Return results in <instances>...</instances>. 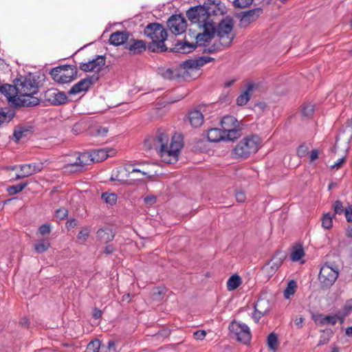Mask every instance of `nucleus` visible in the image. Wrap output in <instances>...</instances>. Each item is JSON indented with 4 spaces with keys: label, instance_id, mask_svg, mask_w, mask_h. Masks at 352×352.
Listing matches in <instances>:
<instances>
[{
    "label": "nucleus",
    "instance_id": "obj_22",
    "mask_svg": "<svg viewBox=\"0 0 352 352\" xmlns=\"http://www.w3.org/2000/svg\"><path fill=\"white\" fill-rule=\"evenodd\" d=\"M153 142L154 148L157 151H160V148H164V147L168 146L170 144L169 135L166 131L162 129L157 130Z\"/></svg>",
    "mask_w": 352,
    "mask_h": 352
},
{
    "label": "nucleus",
    "instance_id": "obj_32",
    "mask_svg": "<svg viewBox=\"0 0 352 352\" xmlns=\"http://www.w3.org/2000/svg\"><path fill=\"white\" fill-rule=\"evenodd\" d=\"M97 238L104 243L112 241L114 238V234L110 228H101L97 231Z\"/></svg>",
    "mask_w": 352,
    "mask_h": 352
},
{
    "label": "nucleus",
    "instance_id": "obj_14",
    "mask_svg": "<svg viewBox=\"0 0 352 352\" xmlns=\"http://www.w3.org/2000/svg\"><path fill=\"white\" fill-rule=\"evenodd\" d=\"M105 65V58L103 56H96L87 63H80L79 68L85 72H98Z\"/></svg>",
    "mask_w": 352,
    "mask_h": 352
},
{
    "label": "nucleus",
    "instance_id": "obj_10",
    "mask_svg": "<svg viewBox=\"0 0 352 352\" xmlns=\"http://www.w3.org/2000/svg\"><path fill=\"white\" fill-rule=\"evenodd\" d=\"M339 272L337 267H333L329 264H324L320 268L319 280L324 287H330L338 277Z\"/></svg>",
    "mask_w": 352,
    "mask_h": 352
},
{
    "label": "nucleus",
    "instance_id": "obj_57",
    "mask_svg": "<svg viewBox=\"0 0 352 352\" xmlns=\"http://www.w3.org/2000/svg\"><path fill=\"white\" fill-rule=\"evenodd\" d=\"M345 162V157L340 158L331 167V168H339L340 166Z\"/></svg>",
    "mask_w": 352,
    "mask_h": 352
},
{
    "label": "nucleus",
    "instance_id": "obj_51",
    "mask_svg": "<svg viewBox=\"0 0 352 352\" xmlns=\"http://www.w3.org/2000/svg\"><path fill=\"white\" fill-rule=\"evenodd\" d=\"M68 214L67 210L65 208H60L56 211V216L60 219H63L67 217Z\"/></svg>",
    "mask_w": 352,
    "mask_h": 352
},
{
    "label": "nucleus",
    "instance_id": "obj_18",
    "mask_svg": "<svg viewBox=\"0 0 352 352\" xmlns=\"http://www.w3.org/2000/svg\"><path fill=\"white\" fill-rule=\"evenodd\" d=\"M271 309L270 302L264 298H259L254 305V312L252 318L255 322H258L260 318L267 314Z\"/></svg>",
    "mask_w": 352,
    "mask_h": 352
},
{
    "label": "nucleus",
    "instance_id": "obj_60",
    "mask_svg": "<svg viewBox=\"0 0 352 352\" xmlns=\"http://www.w3.org/2000/svg\"><path fill=\"white\" fill-rule=\"evenodd\" d=\"M109 130H108V128L107 127H100L98 130H97V133L99 135H101V136H104L107 135V133H108Z\"/></svg>",
    "mask_w": 352,
    "mask_h": 352
},
{
    "label": "nucleus",
    "instance_id": "obj_56",
    "mask_svg": "<svg viewBox=\"0 0 352 352\" xmlns=\"http://www.w3.org/2000/svg\"><path fill=\"white\" fill-rule=\"evenodd\" d=\"M319 152L317 149L312 150L310 153V162H312L318 158Z\"/></svg>",
    "mask_w": 352,
    "mask_h": 352
},
{
    "label": "nucleus",
    "instance_id": "obj_30",
    "mask_svg": "<svg viewBox=\"0 0 352 352\" xmlns=\"http://www.w3.org/2000/svg\"><path fill=\"white\" fill-rule=\"evenodd\" d=\"M188 119L190 125L193 127H199L204 122V116L202 113L197 109L190 111L188 113Z\"/></svg>",
    "mask_w": 352,
    "mask_h": 352
},
{
    "label": "nucleus",
    "instance_id": "obj_61",
    "mask_svg": "<svg viewBox=\"0 0 352 352\" xmlns=\"http://www.w3.org/2000/svg\"><path fill=\"white\" fill-rule=\"evenodd\" d=\"M102 316V311L99 309H94L93 311V317L96 319H98Z\"/></svg>",
    "mask_w": 352,
    "mask_h": 352
},
{
    "label": "nucleus",
    "instance_id": "obj_46",
    "mask_svg": "<svg viewBox=\"0 0 352 352\" xmlns=\"http://www.w3.org/2000/svg\"><path fill=\"white\" fill-rule=\"evenodd\" d=\"M90 230L88 228H82L78 234L77 239L80 243H85L89 237Z\"/></svg>",
    "mask_w": 352,
    "mask_h": 352
},
{
    "label": "nucleus",
    "instance_id": "obj_49",
    "mask_svg": "<svg viewBox=\"0 0 352 352\" xmlns=\"http://www.w3.org/2000/svg\"><path fill=\"white\" fill-rule=\"evenodd\" d=\"M38 232L43 236L50 234L51 232L50 225L49 223H45L41 226L38 228Z\"/></svg>",
    "mask_w": 352,
    "mask_h": 352
},
{
    "label": "nucleus",
    "instance_id": "obj_13",
    "mask_svg": "<svg viewBox=\"0 0 352 352\" xmlns=\"http://www.w3.org/2000/svg\"><path fill=\"white\" fill-rule=\"evenodd\" d=\"M167 24L170 30L175 34H182L187 28L186 21L180 14L171 16L168 20Z\"/></svg>",
    "mask_w": 352,
    "mask_h": 352
},
{
    "label": "nucleus",
    "instance_id": "obj_28",
    "mask_svg": "<svg viewBox=\"0 0 352 352\" xmlns=\"http://www.w3.org/2000/svg\"><path fill=\"white\" fill-rule=\"evenodd\" d=\"M21 172H23L26 177L39 173L42 170L43 166L42 163H31L19 166Z\"/></svg>",
    "mask_w": 352,
    "mask_h": 352
},
{
    "label": "nucleus",
    "instance_id": "obj_25",
    "mask_svg": "<svg viewBox=\"0 0 352 352\" xmlns=\"http://www.w3.org/2000/svg\"><path fill=\"white\" fill-rule=\"evenodd\" d=\"M16 88V82L14 85H0V93L3 94L8 100L14 104V100H16V96H18Z\"/></svg>",
    "mask_w": 352,
    "mask_h": 352
},
{
    "label": "nucleus",
    "instance_id": "obj_17",
    "mask_svg": "<svg viewBox=\"0 0 352 352\" xmlns=\"http://www.w3.org/2000/svg\"><path fill=\"white\" fill-rule=\"evenodd\" d=\"M280 254L278 253L274 255L272 259L263 266L262 269L263 273L268 278L272 276L282 265L283 256H280Z\"/></svg>",
    "mask_w": 352,
    "mask_h": 352
},
{
    "label": "nucleus",
    "instance_id": "obj_11",
    "mask_svg": "<svg viewBox=\"0 0 352 352\" xmlns=\"http://www.w3.org/2000/svg\"><path fill=\"white\" fill-rule=\"evenodd\" d=\"M204 32L199 33L196 36V43L197 45L204 47L203 51L208 52L206 50L210 48L212 44H210L212 39L215 38V31L214 24L208 25V27H202Z\"/></svg>",
    "mask_w": 352,
    "mask_h": 352
},
{
    "label": "nucleus",
    "instance_id": "obj_42",
    "mask_svg": "<svg viewBox=\"0 0 352 352\" xmlns=\"http://www.w3.org/2000/svg\"><path fill=\"white\" fill-rule=\"evenodd\" d=\"M267 344L268 348L275 352L278 346V338L274 333H271L267 339Z\"/></svg>",
    "mask_w": 352,
    "mask_h": 352
},
{
    "label": "nucleus",
    "instance_id": "obj_40",
    "mask_svg": "<svg viewBox=\"0 0 352 352\" xmlns=\"http://www.w3.org/2000/svg\"><path fill=\"white\" fill-rule=\"evenodd\" d=\"M101 198L107 204L113 206L116 203L118 197L116 193L105 192L102 194Z\"/></svg>",
    "mask_w": 352,
    "mask_h": 352
},
{
    "label": "nucleus",
    "instance_id": "obj_8",
    "mask_svg": "<svg viewBox=\"0 0 352 352\" xmlns=\"http://www.w3.org/2000/svg\"><path fill=\"white\" fill-rule=\"evenodd\" d=\"M222 130L226 135V139L234 141L241 136L239 122L233 116H226L221 120Z\"/></svg>",
    "mask_w": 352,
    "mask_h": 352
},
{
    "label": "nucleus",
    "instance_id": "obj_45",
    "mask_svg": "<svg viewBox=\"0 0 352 352\" xmlns=\"http://www.w3.org/2000/svg\"><path fill=\"white\" fill-rule=\"evenodd\" d=\"M320 320V324H332L334 325L336 324L338 321V318L336 316H322Z\"/></svg>",
    "mask_w": 352,
    "mask_h": 352
},
{
    "label": "nucleus",
    "instance_id": "obj_5",
    "mask_svg": "<svg viewBox=\"0 0 352 352\" xmlns=\"http://www.w3.org/2000/svg\"><path fill=\"white\" fill-rule=\"evenodd\" d=\"M183 147V138L179 134H175L170 144L157 151L162 160L170 164H175L179 159L180 151Z\"/></svg>",
    "mask_w": 352,
    "mask_h": 352
},
{
    "label": "nucleus",
    "instance_id": "obj_48",
    "mask_svg": "<svg viewBox=\"0 0 352 352\" xmlns=\"http://www.w3.org/2000/svg\"><path fill=\"white\" fill-rule=\"evenodd\" d=\"M253 0H234V6L237 8H244L252 3Z\"/></svg>",
    "mask_w": 352,
    "mask_h": 352
},
{
    "label": "nucleus",
    "instance_id": "obj_47",
    "mask_svg": "<svg viewBox=\"0 0 352 352\" xmlns=\"http://www.w3.org/2000/svg\"><path fill=\"white\" fill-rule=\"evenodd\" d=\"M314 112V105L312 104H305L302 110V113L305 117L311 116Z\"/></svg>",
    "mask_w": 352,
    "mask_h": 352
},
{
    "label": "nucleus",
    "instance_id": "obj_1",
    "mask_svg": "<svg viewBox=\"0 0 352 352\" xmlns=\"http://www.w3.org/2000/svg\"><path fill=\"white\" fill-rule=\"evenodd\" d=\"M233 28L234 21L232 19L226 17L222 19L217 27H214L216 40L211 47L206 50L208 52L213 53L230 47L235 37Z\"/></svg>",
    "mask_w": 352,
    "mask_h": 352
},
{
    "label": "nucleus",
    "instance_id": "obj_4",
    "mask_svg": "<svg viewBox=\"0 0 352 352\" xmlns=\"http://www.w3.org/2000/svg\"><path fill=\"white\" fill-rule=\"evenodd\" d=\"M261 142V138L256 135L244 137L234 148L233 155L236 158L246 159L259 150Z\"/></svg>",
    "mask_w": 352,
    "mask_h": 352
},
{
    "label": "nucleus",
    "instance_id": "obj_37",
    "mask_svg": "<svg viewBox=\"0 0 352 352\" xmlns=\"http://www.w3.org/2000/svg\"><path fill=\"white\" fill-rule=\"evenodd\" d=\"M334 218V214H331L330 212L323 214L321 217L322 227L325 230H330L333 227Z\"/></svg>",
    "mask_w": 352,
    "mask_h": 352
},
{
    "label": "nucleus",
    "instance_id": "obj_9",
    "mask_svg": "<svg viewBox=\"0 0 352 352\" xmlns=\"http://www.w3.org/2000/svg\"><path fill=\"white\" fill-rule=\"evenodd\" d=\"M229 330L230 336L239 342L248 344L251 340L250 329L245 323L233 321L229 325Z\"/></svg>",
    "mask_w": 352,
    "mask_h": 352
},
{
    "label": "nucleus",
    "instance_id": "obj_58",
    "mask_svg": "<svg viewBox=\"0 0 352 352\" xmlns=\"http://www.w3.org/2000/svg\"><path fill=\"white\" fill-rule=\"evenodd\" d=\"M304 322V318L302 317H299L296 318L295 320V324L298 328L300 329L303 326Z\"/></svg>",
    "mask_w": 352,
    "mask_h": 352
},
{
    "label": "nucleus",
    "instance_id": "obj_12",
    "mask_svg": "<svg viewBox=\"0 0 352 352\" xmlns=\"http://www.w3.org/2000/svg\"><path fill=\"white\" fill-rule=\"evenodd\" d=\"M16 87L18 95L30 92L38 94V83L30 76L19 79L16 81Z\"/></svg>",
    "mask_w": 352,
    "mask_h": 352
},
{
    "label": "nucleus",
    "instance_id": "obj_3",
    "mask_svg": "<svg viewBox=\"0 0 352 352\" xmlns=\"http://www.w3.org/2000/svg\"><path fill=\"white\" fill-rule=\"evenodd\" d=\"M144 34L153 41V43L148 46L150 50L153 52L167 50L164 41L167 38L168 34L162 25L157 23H150L145 28Z\"/></svg>",
    "mask_w": 352,
    "mask_h": 352
},
{
    "label": "nucleus",
    "instance_id": "obj_29",
    "mask_svg": "<svg viewBox=\"0 0 352 352\" xmlns=\"http://www.w3.org/2000/svg\"><path fill=\"white\" fill-rule=\"evenodd\" d=\"M129 38V34L126 32H116L109 37V43L116 46L124 44Z\"/></svg>",
    "mask_w": 352,
    "mask_h": 352
},
{
    "label": "nucleus",
    "instance_id": "obj_26",
    "mask_svg": "<svg viewBox=\"0 0 352 352\" xmlns=\"http://www.w3.org/2000/svg\"><path fill=\"white\" fill-rule=\"evenodd\" d=\"M125 48L129 51L131 54H138L144 52L146 46L142 40L133 39L126 45Z\"/></svg>",
    "mask_w": 352,
    "mask_h": 352
},
{
    "label": "nucleus",
    "instance_id": "obj_23",
    "mask_svg": "<svg viewBox=\"0 0 352 352\" xmlns=\"http://www.w3.org/2000/svg\"><path fill=\"white\" fill-rule=\"evenodd\" d=\"M94 81L91 77L84 78L78 82L74 85L68 94L69 95L78 94L82 92H86L90 87L93 85Z\"/></svg>",
    "mask_w": 352,
    "mask_h": 352
},
{
    "label": "nucleus",
    "instance_id": "obj_27",
    "mask_svg": "<svg viewBox=\"0 0 352 352\" xmlns=\"http://www.w3.org/2000/svg\"><path fill=\"white\" fill-rule=\"evenodd\" d=\"M255 88V85L252 82H249L245 85V90L237 97L236 98V104L238 105L242 106L247 104L249 101L251 95L254 89Z\"/></svg>",
    "mask_w": 352,
    "mask_h": 352
},
{
    "label": "nucleus",
    "instance_id": "obj_16",
    "mask_svg": "<svg viewBox=\"0 0 352 352\" xmlns=\"http://www.w3.org/2000/svg\"><path fill=\"white\" fill-rule=\"evenodd\" d=\"M85 352H118L116 348V343L111 340L107 345H101L99 340H96L89 342Z\"/></svg>",
    "mask_w": 352,
    "mask_h": 352
},
{
    "label": "nucleus",
    "instance_id": "obj_35",
    "mask_svg": "<svg viewBox=\"0 0 352 352\" xmlns=\"http://www.w3.org/2000/svg\"><path fill=\"white\" fill-rule=\"evenodd\" d=\"M175 46L177 50L183 54H188L197 47V45L188 42H179Z\"/></svg>",
    "mask_w": 352,
    "mask_h": 352
},
{
    "label": "nucleus",
    "instance_id": "obj_55",
    "mask_svg": "<svg viewBox=\"0 0 352 352\" xmlns=\"http://www.w3.org/2000/svg\"><path fill=\"white\" fill-rule=\"evenodd\" d=\"M144 200L146 204L153 205L156 202V197L153 195L146 196Z\"/></svg>",
    "mask_w": 352,
    "mask_h": 352
},
{
    "label": "nucleus",
    "instance_id": "obj_33",
    "mask_svg": "<svg viewBox=\"0 0 352 352\" xmlns=\"http://www.w3.org/2000/svg\"><path fill=\"white\" fill-rule=\"evenodd\" d=\"M242 284V279L238 274L232 275L228 280L226 286L227 289L230 292L237 289Z\"/></svg>",
    "mask_w": 352,
    "mask_h": 352
},
{
    "label": "nucleus",
    "instance_id": "obj_43",
    "mask_svg": "<svg viewBox=\"0 0 352 352\" xmlns=\"http://www.w3.org/2000/svg\"><path fill=\"white\" fill-rule=\"evenodd\" d=\"M28 186L27 182L12 186L8 188V192L10 195H13L21 192Z\"/></svg>",
    "mask_w": 352,
    "mask_h": 352
},
{
    "label": "nucleus",
    "instance_id": "obj_64",
    "mask_svg": "<svg viewBox=\"0 0 352 352\" xmlns=\"http://www.w3.org/2000/svg\"><path fill=\"white\" fill-rule=\"evenodd\" d=\"M346 235L347 237L352 239V226H349L346 230Z\"/></svg>",
    "mask_w": 352,
    "mask_h": 352
},
{
    "label": "nucleus",
    "instance_id": "obj_41",
    "mask_svg": "<svg viewBox=\"0 0 352 352\" xmlns=\"http://www.w3.org/2000/svg\"><path fill=\"white\" fill-rule=\"evenodd\" d=\"M305 256L303 248L301 246L294 247L290 257L292 261H298Z\"/></svg>",
    "mask_w": 352,
    "mask_h": 352
},
{
    "label": "nucleus",
    "instance_id": "obj_34",
    "mask_svg": "<svg viewBox=\"0 0 352 352\" xmlns=\"http://www.w3.org/2000/svg\"><path fill=\"white\" fill-rule=\"evenodd\" d=\"M30 133L29 127L17 126L13 133V138L15 142H18L23 138H26Z\"/></svg>",
    "mask_w": 352,
    "mask_h": 352
},
{
    "label": "nucleus",
    "instance_id": "obj_7",
    "mask_svg": "<svg viewBox=\"0 0 352 352\" xmlns=\"http://www.w3.org/2000/svg\"><path fill=\"white\" fill-rule=\"evenodd\" d=\"M52 78L58 83H68L74 80L77 74V69L73 65H63L52 69Z\"/></svg>",
    "mask_w": 352,
    "mask_h": 352
},
{
    "label": "nucleus",
    "instance_id": "obj_6",
    "mask_svg": "<svg viewBox=\"0 0 352 352\" xmlns=\"http://www.w3.org/2000/svg\"><path fill=\"white\" fill-rule=\"evenodd\" d=\"M186 15L192 23H197L201 28L213 24L211 16L204 3L202 6L190 8L187 11Z\"/></svg>",
    "mask_w": 352,
    "mask_h": 352
},
{
    "label": "nucleus",
    "instance_id": "obj_44",
    "mask_svg": "<svg viewBox=\"0 0 352 352\" xmlns=\"http://www.w3.org/2000/svg\"><path fill=\"white\" fill-rule=\"evenodd\" d=\"M332 208L334 212V213L333 214H334V217L336 216V214H344L346 210V208L344 207L342 202L340 200H336L333 203Z\"/></svg>",
    "mask_w": 352,
    "mask_h": 352
},
{
    "label": "nucleus",
    "instance_id": "obj_15",
    "mask_svg": "<svg viewBox=\"0 0 352 352\" xmlns=\"http://www.w3.org/2000/svg\"><path fill=\"white\" fill-rule=\"evenodd\" d=\"M37 94H22L16 96L14 104L18 107H35L40 103V99L36 96Z\"/></svg>",
    "mask_w": 352,
    "mask_h": 352
},
{
    "label": "nucleus",
    "instance_id": "obj_20",
    "mask_svg": "<svg viewBox=\"0 0 352 352\" xmlns=\"http://www.w3.org/2000/svg\"><path fill=\"white\" fill-rule=\"evenodd\" d=\"M204 4L210 15H223L226 13V7L220 0H207Z\"/></svg>",
    "mask_w": 352,
    "mask_h": 352
},
{
    "label": "nucleus",
    "instance_id": "obj_59",
    "mask_svg": "<svg viewBox=\"0 0 352 352\" xmlns=\"http://www.w3.org/2000/svg\"><path fill=\"white\" fill-rule=\"evenodd\" d=\"M214 60L213 58L209 57V56H204L201 57V59L199 60L200 62V65H204L207 63H210Z\"/></svg>",
    "mask_w": 352,
    "mask_h": 352
},
{
    "label": "nucleus",
    "instance_id": "obj_24",
    "mask_svg": "<svg viewBox=\"0 0 352 352\" xmlns=\"http://www.w3.org/2000/svg\"><path fill=\"white\" fill-rule=\"evenodd\" d=\"M48 101L54 105H61L67 101V97L64 92L58 90H49L47 92Z\"/></svg>",
    "mask_w": 352,
    "mask_h": 352
},
{
    "label": "nucleus",
    "instance_id": "obj_21",
    "mask_svg": "<svg viewBox=\"0 0 352 352\" xmlns=\"http://www.w3.org/2000/svg\"><path fill=\"white\" fill-rule=\"evenodd\" d=\"M263 13L261 8L250 10L241 16L239 25L242 28L248 27L250 23L255 21Z\"/></svg>",
    "mask_w": 352,
    "mask_h": 352
},
{
    "label": "nucleus",
    "instance_id": "obj_52",
    "mask_svg": "<svg viewBox=\"0 0 352 352\" xmlns=\"http://www.w3.org/2000/svg\"><path fill=\"white\" fill-rule=\"evenodd\" d=\"M344 214L346 220L348 222H352V205H349L346 208V210Z\"/></svg>",
    "mask_w": 352,
    "mask_h": 352
},
{
    "label": "nucleus",
    "instance_id": "obj_53",
    "mask_svg": "<svg viewBox=\"0 0 352 352\" xmlns=\"http://www.w3.org/2000/svg\"><path fill=\"white\" fill-rule=\"evenodd\" d=\"M78 225V221L76 219H71L66 222L65 226L67 230L72 229Z\"/></svg>",
    "mask_w": 352,
    "mask_h": 352
},
{
    "label": "nucleus",
    "instance_id": "obj_19",
    "mask_svg": "<svg viewBox=\"0 0 352 352\" xmlns=\"http://www.w3.org/2000/svg\"><path fill=\"white\" fill-rule=\"evenodd\" d=\"M116 174L113 173L111 177V180L112 181H118V182H124L125 179L124 177L122 175H120L122 173H124L126 177H129L131 174L133 173H140L143 176L146 177H151V175L148 174V173L138 169V168H132L131 170V166H128L124 168H120L119 170H116Z\"/></svg>",
    "mask_w": 352,
    "mask_h": 352
},
{
    "label": "nucleus",
    "instance_id": "obj_54",
    "mask_svg": "<svg viewBox=\"0 0 352 352\" xmlns=\"http://www.w3.org/2000/svg\"><path fill=\"white\" fill-rule=\"evenodd\" d=\"M235 196H236V199L237 201H239V202L243 203L246 199L245 195L242 191L236 192Z\"/></svg>",
    "mask_w": 352,
    "mask_h": 352
},
{
    "label": "nucleus",
    "instance_id": "obj_63",
    "mask_svg": "<svg viewBox=\"0 0 352 352\" xmlns=\"http://www.w3.org/2000/svg\"><path fill=\"white\" fill-rule=\"evenodd\" d=\"M72 132L73 133L77 135L80 133V124H76L74 125V126L72 127Z\"/></svg>",
    "mask_w": 352,
    "mask_h": 352
},
{
    "label": "nucleus",
    "instance_id": "obj_50",
    "mask_svg": "<svg viewBox=\"0 0 352 352\" xmlns=\"http://www.w3.org/2000/svg\"><path fill=\"white\" fill-rule=\"evenodd\" d=\"M206 336L204 330H198L193 333V338L197 340H203Z\"/></svg>",
    "mask_w": 352,
    "mask_h": 352
},
{
    "label": "nucleus",
    "instance_id": "obj_39",
    "mask_svg": "<svg viewBox=\"0 0 352 352\" xmlns=\"http://www.w3.org/2000/svg\"><path fill=\"white\" fill-rule=\"evenodd\" d=\"M297 288V284L295 280H290L286 289H285L283 292V295L285 299H289L292 296H293Z\"/></svg>",
    "mask_w": 352,
    "mask_h": 352
},
{
    "label": "nucleus",
    "instance_id": "obj_62",
    "mask_svg": "<svg viewBox=\"0 0 352 352\" xmlns=\"http://www.w3.org/2000/svg\"><path fill=\"white\" fill-rule=\"evenodd\" d=\"M113 251H114V248H113V246L112 245H109L106 246L104 250V252L106 254H110L112 252H113Z\"/></svg>",
    "mask_w": 352,
    "mask_h": 352
},
{
    "label": "nucleus",
    "instance_id": "obj_36",
    "mask_svg": "<svg viewBox=\"0 0 352 352\" xmlns=\"http://www.w3.org/2000/svg\"><path fill=\"white\" fill-rule=\"evenodd\" d=\"M14 113L8 108L2 109L0 111V126L8 123L14 117Z\"/></svg>",
    "mask_w": 352,
    "mask_h": 352
},
{
    "label": "nucleus",
    "instance_id": "obj_31",
    "mask_svg": "<svg viewBox=\"0 0 352 352\" xmlns=\"http://www.w3.org/2000/svg\"><path fill=\"white\" fill-rule=\"evenodd\" d=\"M208 139L210 142H217L221 140H227L226 139V135L224 133L222 129L212 128L208 131Z\"/></svg>",
    "mask_w": 352,
    "mask_h": 352
},
{
    "label": "nucleus",
    "instance_id": "obj_2",
    "mask_svg": "<svg viewBox=\"0 0 352 352\" xmlns=\"http://www.w3.org/2000/svg\"><path fill=\"white\" fill-rule=\"evenodd\" d=\"M116 153V150L113 148H100L91 153H82L78 155L74 164H67L65 168L72 173L80 171L91 162H102L108 157L113 156Z\"/></svg>",
    "mask_w": 352,
    "mask_h": 352
},
{
    "label": "nucleus",
    "instance_id": "obj_38",
    "mask_svg": "<svg viewBox=\"0 0 352 352\" xmlns=\"http://www.w3.org/2000/svg\"><path fill=\"white\" fill-rule=\"evenodd\" d=\"M50 246V243L45 239L39 240L34 244L35 252L39 254L46 252Z\"/></svg>",
    "mask_w": 352,
    "mask_h": 352
}]
</instances>
